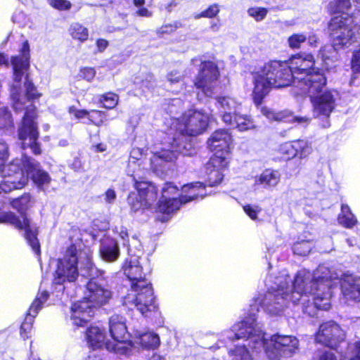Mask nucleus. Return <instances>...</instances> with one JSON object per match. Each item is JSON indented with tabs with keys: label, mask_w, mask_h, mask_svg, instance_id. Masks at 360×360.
<instances>
[{
	"label": "nucleus",
	"mask_w": 360,
	"mask_h": 360,
	"mask_svg": "<svg viewBox=\"0 0 360 360\" xmlns=\"http://www.w3.org/2000/svg\"><path fill=\"white\" fill-rule=\"evenodd\" d=\"M248 13L256 21H261L266 18L268 10L262 7H252L248 10Z\"/></svg>",
	"instance_id": "37998d69"
},
{
	"label": "nucleus",
	"mask_w": 360,
	"mask_h": 360,
	"mask_svg": "<svg viewBox=\"0 0 360 360\" xmlns=\"http://www.w3.org/2000/svg\"><path fill=\"white\" fill-rule=\"evenodd\" d=\"M339 223L345 228L351 229L357 224V219L347 205L342 204L338 217Z\"/></svg>",
	"instance_id": "72a5a7b5"
},
{
	"label": "nucleus",
	"mask_w": 360,
	"mask_h": 360,
	"mask_svg": "<svg viewBox=\"0 0 360 360\" xmlns=\"http://www.w3.org/2000/svg\"><path fill=\"white\" fill-rule=\"evenodd\" d=\"M30 202V195L28 194L13 200L11 205L21 214L20 217H17L13 212H0V223L9 224L18 230L24 231L26 240L34 253L39 255L40 254V245L37 238V229L35 225L32 224L30 219L23 214Z\"/></svg>",
	"instance_id": "9d476101"
},
{
	"label": "nucleus",
	"mask_w": 360,
	"mask_h": 360,
	"mask_svg": "<svg viewBox=\"0 0 360 360\" xmlns=\"http://www.w3.org/2000/svg\"><path fill=\"white\" fill-rule=\"evenodd\" d=\"M357 32V36L360 37V17L353 24V32Z\"/></svg>",
	"instance_id": "0e129e2a"
},
{
	"label": "nucleus",
	"mask_w": 360,
	"mask_h": 360,
	"mask_svg": "<svg viewBox=\"0 0 360 360\" xmlns=\"http://www.w3.org/2000/svg\"><path fill=\"white\" fill-rule=\"evenodd\" d=\"M247 330L251 334L250 341L256 344L254 348L263 347L270 360H280L283 356H290L298 349L299 341L292 335H274L269 340H266L262 330L257 327L255 318L250 316Z\"/></svg>",
	"instance_id": "0eeeda50"
},
{
	"label": "nucleus",
	"mask_w": 360,
	"mask_h": 360,
	"mask_svg": "<svg viewBox=\"0 0 360 360\" xmlns=\"http://www.w3.org/2000/svg\"><path fill=\"white\" fill-rule=\"evenodd\" d=\"M296 155L300 158H305L311 153V148L308 143L304 140L293 141Z\"/></svg>",
	"instance_id": "ea45409f"
},
{
	"label": "nucleus",
	"mask_w": 360,
	"mask_h": 360,
	"mask_svg": "<svg viewBox=\"0 0 360 360\" xmlns=\"http://www.w3.org/2000/svg\"><path fill=\"white\" fill-rule=\"evenodd\" d=\"M96 75V70L92 68H84L80 70V77L87 80L92 81Z\"/></svg>",
	"instance_id": "09e8293b"
},
{
	"label": "nucleus",
	"mask_w": 360,
	"mask_h": 360,
	"mask_svg": "<svg viewBox=\"0 0 360 360\" xmlns=\"http://www.w3.org/2000/svg\"><path fill=\"white\" fill-rule=\"evenodd\" d=\"M70 167L73 169L75 171H80L82 168V165L79 158H74L72 162L70 164Z\"/></svg>",
	"instance_id": "052dcab7"
},
{
	"label": "nucleus",
	"mask_w": 360,
	"mask_h": 360,
	"mask_svg": "<svg viewBox=\"0 0 360 360\" xmlns=\"http://www.w3.org/2000/svg\"><path fill=\"white\" fill-rule=\"evenodd\" d=\"M219 13V6L217 4H212L206 10L197 14L195 18L198 19L200 18H212L215 17Z\"/></svg>",
	"instance_id": "a18cd8bd"
},
{
	"label": "nucleus",
	"mask_w": 360,
	"mask_h": 360,
	"mask_svg": "<svg viewBox=\"0 0 360 360\" xmlns=\"http://www.w3.org/2000/svg\"><path fill=\"white\" fill-rule=\"evenodd\" d=\"M94 309L87 301L84 300L74 303L70 311V319L72 323L77 326H82L89 321L94 315Z\"/></svg>",
	"instance_id": "4be33fe9"
},
{
	"label": "nucleus",
	"mask_w": 360,
	"mask_h": 360,
	"mask_svg": "<svg viewBox=\"0 0 360 360\" xmlns=\"http://www.w3.org/2000/svg\"><path fill=\"white\" fill-rule=\"evenodd\" d=\"M172 102H173V103L170 106V108H169V112L171 113H174V110L173 109L174 106L179 105L181 103V101L179 99H174V100H173Z\"/></svg>",
	"instance_id": "69168bd1"
},
{
	"label": "nucleus",
	"mask_w": 360,
	"mask_h": 360,
	"mask_svg": "<svg viewBox=\"0 0 360 360\" xmlns=\"http://www.w3.org/2000/svg\"><path fill=\"white\" fill-rule=\"evenodd\" d=\"M179 195L177 187L172 183H166L162 189V196L158 206V212L169 214L177 211L182 205Z\"/></svg>",
	"instance_id": "aec40b11"
},
{
	"label": "nucleus",
	"mask_w": 360,
	"mask_h": 360,
	"mask_svg": "<svg viewBox=\"0 0 360 360\" xmlns=\"http://www.w3.org/2000/svg\"><path fill=\"white\" fill-rule=\"evenodd\" d=\"M96 45L100 51H103L108 45V41L105 39H98L96 41Z\"/></svg>",
	"instance_id": "e2e57ef3"
},
{
	"label": "nucleus",
	"mask_w": 360,
	"mask_h": 360,
	"mask_svg": "<svg viewBox=\"0 0 360 360\" xmlns=\"http://www.w3.org/2000/svg\"><path fill=\"white\" fill-rule=\"evenodd\" d=\"M350 360H360V341L354 345V352Z\"/></svg>",
	"instance_id": "13d9d810"
},
{
	"label": "nucleus",
	"mask_w": 360,
	"mask_h": 360,
	"mask_svg": "<svg viewBox=\"0 0 360 360\" xmlns=\"http://www.w3.org/2000/svg\"><path fill=\"white\" fill-rule=\"evenodd\" d=\"M356 20L344 15L333 18L328 25L335 49L350 46L356 39L353 24Z\"/></svg>",
	"instance_id": "f8f14e48"
},
{
	"label": "nucleus",
	"mask_w": 360,
	"mask_h": 360,
	"mask_svg": "<svg viewBox=\"0 0 360 360\" xmlns=\"http://www.w3.org/2000/svg\"><path fill=\"white\" fill-rule=\"evenodd\" d=\"M288 63L292 69V72L294 73L295 84L300 91L302 90L301 82L305 80L309 75L321 74L319 71L312 70L314 66V60L311 54H296L292 56Z\"/></svg>",
	"instance_id": "2eb2a0df"
},
{
	"label": "nucleus",
	"mask_w": 360,
	"mask_h": 360,
	"mask_svg": "<svg viewBox=\"0 0 360 360\" xmlns=\"http://www.w3.org/2000/svg\"><path fill=\"white\" fill-rule=\"evenodd\" d=\"M341 289L345 299L360 301V277H345Z\"/></svg>",
	"instance_id": "b1692460"
},
{
	"label": "nucleus",
	"mask_w": 360,
	"mask_h": 360,
	"mask_svg": "<svg viewBox=\"0 0 360 360\" xmlns=\"http://www.w3.org/2000/svg\"><path fill=\"white\" fill-rule=\"evenodd\" d=\"M300 84L301 94H307L310 97L314 116L328 117L335 108V96L327 89L325 76L323 74L309 75Z\"/></svg>",
	"instance_id": "6e6552de"
},
{
	"label": "nucleus",
	"mask_w": 360,
	"mask_h": 360,
	"mask_svg": "<svg viewBox=\"0 0 360 360\" xmlns=\"http://www.w3.org/2000/svg\"><path fill=\"white\" fill-rule=\"evenodd\" d=\"M116 198L115 191L112 189H108L105 193V200L108 203H112Z\"/></svg>",
	"instance_id": "4d7b16f0"
},
{
	"label": "nucleus",
	"mask_w": 360,
	"mask_h": 360,
	"mask_svg": "<svg viewBox=\"0 0 360 360\" xmlns=\"http://www.w3.org/2000/svg\"><path fill=\"white\" fill-rule=\"evenodd\" d=\"M351 7L350 0H333L329 3L328 10L333 13H341L340 15H344L347 18H352L357 20L360 18V11L353 13L351 15L347 13Z\"/></svg>",
	"instance_id": "7c9ffc66"
},
{
	"label": "nucleus",
	"mask_w": 360,
	"mask_h": 360,
	"mask_svg": "<svg viewBox=\"0 0 360 360\" xmlns=\"http://www.w3.org/2000/svg\"><path fill=\"white\" fill-rule=\"evenodd\" d=\"M98 101L102 107L112 109L118 104L119 96L115 93L108 92L98 96Z\"/></svg>",
	"instance_id": "c9c22d12"
},
{
	"label": "nucleus",
	"mask_w": 360,
	"mask_h": 360,
	"mask_svg": "<svg viewBox=\"0 0 360 360\" xmlns=\"http://www.w3.org/2000/svg\"><path fill=\"white\" fill-rule=\"evenodd\" d=\"M13 125L11 112L6 108H0V130L6 129Z\"/></svg>",
	"instance_id": "a19ab883"
},
{
	"label": "nucleus",
	"mask_w": 360,
	"mask_h": 360,
	"mask_svg": "<svg viewBox=\"0 0 360 360\" xmlns=\"http://www.w3.org/2000/svg\"><path fill=\"white\" fill-rule=\"evenodd\" d=\"M135 342L144 349H155L160 345V338L157 334L148 332L136 337Z\"/></svg>",
	"instance_id": "2f4dec72"
},
{
	"label": "nucleus",
	"mask_w": 360,
	"mask_h": 360,
	"mask_svg": "<svg viewBox=\"0 0 360 360\" xmlns=\"http://www.w3.org/2000/svg\"><path fill=\"white\" fill-rule=\"evenodd\" d=\"M231 142V134L223 129L215 131L207 141L209 148L214 152L208 163L210 186L219 184L224 178L222 171L228 167L229 162Z\"/></svg>",
	"instance_id": "1a4fd4ad"
},
{
	"label": "nucleus",
	"mask_w": 360,
	"mask_h": 360,
	"mask_svg": "<svg viewBox=\"0 0 360 360\" xmlns=\"http://www.w3.org/2000/svg\"><path fill=\"white\" fill-rule=\"evenodd\" d=\"M136 14L141 17H150L151 13L144 7L139 8L136 11Z\"/></svg>",
	"instance_id": "680f3d73"
},
{
	"label": "nucleus",
	"mask_w": 360,
	"mask_h": 360,
	"mask_svg": "<svg viewBox=\"0 0 360 360\" xmlns=\"http://www.w3.org/2000/svg\"><path fill=\"white\" fill-rule=\"evenodd\" d=\"M49 4L60 11L68 10L71 7L70 1L66 0H48Z\"/></svg>",
	"instance_id": "49530a36"
},
{
	"label": "nucleus",
	"mask_w": 360,
	"mask_h": 360,
	"mask_svg": "<svg viewBox=\"0 0 360 360\" xmlns=\"http://www.w3.org/2000/svg\"><path fill=\"white\" fill-rule=\"evenodd\" d=\"M105 113L99 110H93L89 118L94 124L101 125L103 122Z\"/></svg>",
	"instance_id": "de8ad7c7"
},
{
	"label": "nucleus",
	"mask_w": 360,
	"mask_h": 360,
	"mask_svg": "<svg viewBox=\"0 0 360 360\" xmlns=\"http://www.w3.org/2000/svg\"><path fill=\"white\" fill-rule=\"evenodd\" d=\"M216 100L223 121L226 124H231L232 115L237 112L240 105L233 98L229 96H219Z\"/></svg>",
	"instance_id": "5701e85b"
},
{
	"label": "nucleus",
	"mask_w": 360,
	"mask_h": 360,
	"mask_svg": "<svg viewBox=\"0 0 360 360\" xmlns=\"http://www.w3.org/2000/svg\"><path fill=\"white\" fill-rule=\"evenodd\" d=\"M179 26L178 25V23H175L174 25L172 24H167L162 26L158 30V33L160 34H169L173 32H174Z\"/></svg>",
	"instance_id": "5fc2aeb1"
},
{
	"label": "nucleus",
	"mask_w": 360,
	"mask_h": 360,
	"mask_svg": "<svg viewBox=\"0 0 360 360\" xmlns=\"http://www.w3.org/2000/svg\"><path fill=\"white\" fill-rule=\"evenodd\" d=\"M307 37L304 33H294L288 39V44L290 49H297L301 47L302 44L306 41Z\"/></svg>",
	"instance_id": "79ce46f5"
},
{
	"label": "nucleus",
	"mask_w": 360,
	"mask_h": 360,
	"mask_svg": "<svg viewBox=\"0 0 360 360\" xmlns=\"http://www.w3.org/2000/svg\"><path fill=\"white\" fill-rule=\"evenodd\" d=\"M280 181L281 174L278 171L267 169L255 177L254 185L265 189H271L275 188Z\"/></svg>",
	"instance_id": "a878e982"
},
{
	"label": "nucleus",
	"mask_w": 360,
	"mask_h": 360,
	"mask_svg": "<svg viewBox=\"0 0 360 360\" xmlns=\"http://www.w3.org/2000/svg\"><path fill=\"white\" fill-rule=\"evenodd\" d=\"M72 38L80 41H84L88 39V30L79 23H73L70 29Z\"/></svg>",
	"instance_id": "4c0bfd02"
},
{
	"label": "nucleus",
	"mask_w": 360,
	"mask_h": 360,
	"mask_svg": "<svg viewBox=\"0 0 360 360\" xmlns=\"http://www.w3.org/2000/svg\"><path fill=\"white\" fill-rule=\"evenodd\" d=\"M252 75V98L256 105L261 104L272 87H284L289 86L292 81L295 82L294 73L288 61H270Z\"/></svg>",
	"instance_id": "423d86ee"
},
{
	"label": "nucleus",
	"mask_w": 360,
	"mask_h": 360,
	"mask_svg": "<svg viewBox=\"0 0 360 360\" xmlns=\"http://www.w3.org/2000/svg\"><path fill=\"white\" fill-rule=\"evenodd\" d=\"M280 151L286 159H290L297 156L293 141L282 144L280 148Z\"/></svg>",
	"instance_id": "c03bdc74"
},
{
	"label": "nucleus",
	"mask_w": 360,
	"mask_h": 360,
	"mask_svg": "<svg viewBox=\"0 0 360 360\" xmlns=\"http://www.w3.org/2000/svg\"><path fill=\"white\" fill-rule=\"evenodd\" d=\"M210 115L202 110H189L180 117H172L169 136L165 144L170 145V148H163L156 151L151 159L154 169H158L163 162H171L176 158L178 153H183L184 149L180 146V138L184 136H193L202 134L207 129Z\"/></svg>",
	"instance_id": "7ed1b4c3"
},
{
	"label": "nucleus",
	"mask_w": 360,
	"mask_h": 360,
	"mask_svg": "<svg viewBox=\"0 0 360 360\" xmlns=\"http://www.w3.org/2000/svg\"><path fill=\"white\" fill-rule=\"evenodd\" d=\"M103 274L101 271V274L98 276H89L90 280L86 284L84 300L87 301L94 308L107 304L112 297L111 291L97 280Z\"/></svg>",
	"instance_id": "f3484780"
},
{
	"label": "nucleus",
	"mask_w": 360,
	"mask_h": 360,
	"mask_svg": "<svg viewBox=\"0 0 360 360\" xmlns=\"http://www.w3.org/2000/svg\"><path fill=\"white\" fill-rule=\"evenodd\" d=\"M352 68L354 72H360V47L353 55Z\"/></svg>",
	"instance_id": "603ef678"
},
{
	"label": "nucleus",
	"mask_w": 360,
	"mask_h": 360,
	"mask_svg": "<svg viewBox=\"0 0 360 360\" xmlns=\"http://www.w3.org/2000/svg\"><path fill=\"white\" fill-rule=\"evenodd\" d=\"M219 75L218 68L213 62H204L201 65L195 85L198 89H200L207 96H212L217 88Z\"/></svg>",
	"instance_id": "dca6fc26"
},
{
	"label": "nucleus",
	"mask_w": 360,
	"mask_h": 360,
	"mask_svg": "<svg viewBox=\"0 0 360 360\" xmlns=\"http://www.w3.org/2000/svg\"><path fill=\"white\" fill-rule=\"evenodd\" d=\"M86 340L88 344L93 349L106 347L107 342H110L108 339L105 331L98 326H91L86 330Z\"/></svg>",
	"instance_id": "bb28decb"
},
{
	"label": "nucleus",
	"mask_w": 360,
	"mask_h": 360,
	"mask_svg": "<svg viewBox=\"0 0 360 360\" xmlns=\"http://www.w3.org/2000/svg\"><path fill=\"white\" fill-rule=\"evenodd\" d=\"M94 148L96 152H104L106 150V146L103 143H98Z\"/></svg>",
	"instance_id": "338daca9"
},
{
	"label": "nucleus",
	"mask_w": 360,
	"mask_h": 360,
	"mask_svg": "<svg viewBox=\"0 0 360 360\" xmlns=\"http://www.w3.org/2000/svg\"><path fill=\"white\" fill-rule=\"evenodd\" d=\"M4 174L5 179L0 183V190L4 193L23 188L29 178L39 186L49 184L51 181L50 176L40 169L39 164L25 155L9 162Z\"/></svg>",
	"instance_id": "39448f33"
},
{
	"label": "nucleus",
	"mask_w": 360,
	"mask_h": 360,
	"mask_svg": "<svg viewBox=\"0 0 360 360\" xmlns=\"http://www.w3.org/2000/svg\"><path fill=\"white\" fill-rule=\"evenodd\" d=\"M250 321V316L247 318L245 321L234 324L229 330L225 332L224 335L231 340L247 338L246 341L248 342V345L236 346L233 349L229 351V353L232 360H253V358L247 349V346L254 349H259L254 348L256 344L250 341L252 335L248 333L249 330H247Z\"/></svg>",
	"instance_id": "ddd939ff"
},
{
	"label": "nucleus",
	"mask_w": 360,
	"mask_h": 360,
	"mask_svg": "<svg viewBox=\"0 0 360 360\" xmlns=\"http://www.w3.org/2000/svg\"><path fill=\"white\" fill-rule=\"evenodd\" d=\"M261 112L270 120H283L285 122L295 121L303 125H307L309 122V119L306 117H295L288 112H275L266 107L262 108Z\"/></svg>",
	"instance_id": "c85d7f7f"
},
{
	"label": "nucleus",
	"mask_w": 360,
	"mask_h": 360,
	"mask_svg": "<svg viewBox=\"0 0 360 360\" xmlns=\"http://www.w3.org/2000/svg\"><path fill=\"white\" fill-rule=\"evenodd\" d=\"M244 212L251 218L255 220L257 219V214L260 212L261 209L257 206H252L247 205L243 207Z\"/></svg>",
	"instance_id": "8fccbe9b"
},
{
	"label": "nucleus",
	"mask_w": 360,
	"mask_h": 360,
	"mask_svg": "<svg viewBox=\"0 0 360 360\" xmlns=\"http://www.w3.org/2000/svg\"><path fill=\"white\" fill-rule=\"evenodd\" d=\"M143 157L142 150L139 148H133L130 153V156L129 159L128 168L129 172H131V175L134 176V178H136V176H139L138 172L140 169L141 161Z\"/></svg>",
	"instance_id": "473e14b6"
},
{
	"label": "nucleus",
	"mask_w": 360,
	"mask_h": 360,
	"mask_svg": "<svg viewBox=\"0 0 360 360\" xmlns=\"http://www.w3.org/2000/svg\"><path fill=\"white\" fill-rule=\"evenodd\" d=\"M9 157V149L8 144L0 139V175L2 178V181L4 180L5 176L4 174V171L5 168L8 166V165H5V162L8 160Z\"/></svg>",
	"instance_id": "58836bf2"
},
{
	"label": "nucleus",
	"mask_w": 360,
	"mask_h": 360,
	"mask_svg": "<svg viewBox=\"0 0 360 360\" xmlns=\"http://www.w3.org/2000/svg\"><path fill=\"white\" fill-rule=\"evenodd\" d=\"M345 338V331L334 321L322 323L315 336L316 342L330 348H335Z\"/></svg>",
	"instance_id": "a211bd4d"
},
{
	"label": "nucleus",
	"mask_w": 360,
	"mask_h": 360,
	"mask_svg": "<svg viewBox=\"0 0 360 360\" xmlns=\"http://www.w3.org/2000/svg\"><path fill=\"white\" fill-rule=\"evenodd\" d=\"M150 360H166V359L163 356H162L159 354H155L150 358Z\"/></svg>",
	"instance_id": "774afa93"
},
{
	"label": "nucleus",
	"mask_w": 360,
	"mask_h": 360,
	"mask_svg": "<svg viewBox=\"0 0 360 360\" xmlns=\"http://www.w3.org/2000/svg\"><path fill=\"white\" fill-rule=\"evenodd\" d=\"M70 112L73 114L77 118H82L89 115V112L84 110H77L75 108H70Z\"/></svg>",
	"instance_id": "bf43d9fd"
},
{
	"label": "nucleus",
	"mask_w": 360,
	"mask_h": 360,
	"mask_svg": "<svg viewBox=\"0 0 360 360\" xmlns=\"http://www.w3.org/2000/svg\"><path fill=\"white\" fill-rule=\"evenodd\" d=\"M109 331L112 341L107 342L106 349L118 354H126L131 346L127 342L128 333L125 319L119 315H113L109 320Z\"/></svg>",
	"instance_id": "4468645a"
},
{
	"label": "nucleus",
	"mask_w": 360,
	"mask_h": 360,
	"mask_svg": "<svg viewBox=\"0 0 360 360\" xmlns=\"http://www.w3.org/2000/svg\"><path fill=\"white\" fill-rule=\"evenodd\" d=\"M124 271L131 281V284L139 283L140 281H148L142 276V267L139 264L137 257H131L130 259L125 262Z\"/></svg>",
	"instance_id": "cd10ccee"
},
{
	"label": "nucleus",
	"mask_w": 360,
	"mask_h": 360,
	"mask_svg": "<svg viewBox=\"0 0 360 360\" xmlns=\"http://www.w3.org/2000/svg\"><path fill=\"white\" fill-rule=\"evenodd\" d=\"M135 187L138 191L139 200L135 202L136 195L134 193L129 195L128 202L131 208L134 210L148 208L157 198L155 186L147 181H139L135 179Z\"/></svg>",
	"instance_id": "6ab92c4d"
},
{
	"label": "nucleus",
	"mask_w": 360,
	"mask_h": 360,
	"mask_svg": "<svg viewBox=\"0 0 360 360\" xmlns=\"http://www.w3.org/2000/svg\"><path fill=\"white\" fill-rule=\"evenodd\" d=\"M183 75L177 70H172L167 75V79L171 83H176L181 80Z\"/></svg>",
	"instance_id": "6e6d98bb"
},
{
	"label": "nucleus",
	"mask_w": 360,
	"mask_h": 360,
	"mask_svg": "<svg viewBox=\"0 0 360 360\" xmlns=\"http://www.w3.org/2000/svg\"><path fill=\"white\" fill-rule=\"evenodd\" d=\"M48 297L49 293L46 290L39 292L31 304L25 317V320L22 323L20 328V334L24 339L28 338V333L32 329L34 318L37 314L42 305L46 302Z\"/></svg>",
	"instance_id": "412c9836"
},
{
	"label": "nucleus",
	"mask_w": 360,
	"mask_h": 360,
	"mask_svg": "<svg viewBox=\"0 0 360 360\" xmlns=\"http://www.w3.org/2000/svg\"><path fill=\"white\" fill-rule=\"evenodd\" d=\"M313 247V242L311 240H301L293 245V252L297 255H307Z\"/></svg>",
	"instance_id": "e433bc0d"
},
{
	"label": "nucleus",
	"mask_w": 360,
	"mask_h": 360,
	"mask_svg": "<svg viewBox=\"0 0 360 360\" xmlns=\"http://www.w3.org/2000/svg\"><path fill=\"white\" fill-rule=\"evenodd\" d=\"M11 63L13 70V84L11 89L13 107L15 111L25 110L22 123L18 128V139L23 149L30 148L32 153H41L37 140V112L32 101L40 96L33 84L29 81L27 72L30 67V46L23 42L20 53L13 57Z\"/></svg>",
	"instance_id": "f03ea898"
},
{
	"label": "nucleus",
	"mask_w": 360,
	"mask_h": 360,
	"mask_svg": "<svg viewBox=\"0 0 360 360\" xmlns=\"http://www.w3.org/2000/svg\"><path fill=\"white\" fill-rule=\"evenodd\" d=\"M13 21L20 25H25L27 21L26 15L22 11H16L13 15Z\"/></svg>",
	"instance_id": "864d4df0"
},
{
	"label": "nucleus",
	"mask_w": 360,
	"mask_h": 360,
	"mask_svg": "<svg viewBox=\"0 0 360 360\" xmlns=\"http://www.w3.org/2000/svg\"><path fill=\"white\" fill-rule=\"evenodd\" d=\"M79 264L82 275L84 276H98L101 270L96 268L91 261V255L89 250L77 249L75 245L68 247L63 257L58 260L53 283L58 286V291H63L64 283L75 282L79 276Z\"/></svg>",
	"instance_id": "20e7f679"
},
{
	"label": "nucleus",
	"mask_w": 360,
	"mask_h": 360,
	"mask_svg": "<svg viewBox=\"0 0 360 360\" xmlns=\"http://www.w3.org/2000/svg\"><path fill=\"white\" fill-rule=\"evenodd\" d=\"M335 274L324 266H319L312 275L306 269L297 272L293 283L287 275L276 278L274 284H269L268 291L262 298H257L256 302L259 304L266 313L280 316L287 307L288 302L297 304L299 301L313 295L314 304L318 309L328 310L330 307V297L332 281L336 279Z\"/></svg>",
	"instance_id": "f257e3e1"
},
{
	"label": "nucleus",
	"mask_w": 360,
	"mask_h": 360,
	"mask_svg": "<svg viewBox=\"0 0 360 360\" xmlns=\"http://www.w3.org/2000/svg\"><path fill=\"white\" fill-rule=\"evenodd\" d=\"M339 49H335L334 46H325L322 47L320 50V54L323 60L329 59L333 57V53H335V51L338 50Z\"/></svg>",
	"instance_id": "3c124183"
},
{
	"label": "nucleus",
	"mask_w": 360,
	"mask_h": 360,
	"mask_svg": "<svg viewBox=\"0 0 360 360\" xmlns=\"http://www.w3.org/2000/svg\"><path fill=\"white\" fill-rule=\"evenodd\" d=\"M123 304L129 308L136 307L143 315L154 311L157 306L150 282L140 281L131 284L130 290L124 297Z\"/></svg>",
	"instance_id": "9b49d317"
},
{
	"label": "nucleus",
	"mask_w": 360,
	"mask_h": 360,
	"mask_svg": "<svg viewBox=\"0 0 360 360\" xmlns=\"http://www.w3.org/2000/svg\"><path fill=\"white\" fill-rule=\"evenodd\" d=\"M233 115L234 120L232 119V123L229 124L232 127L238 128L241 131L254 128L255 125L250 117L238 115L237 112Z\"/></svg>",
	"instance_id": "f704fd0d"
},
{
	"label": "nucleus",
	"mask_w": 360,
	"mask_h": 360,
	"mask_svg": "<svg viewBox=\"0 0 360 360\" xmlns=\"http://www.w3.org/2000/svg\"><path fill=\"white\" fill-rule=\"evenodd\" d=\"M205 187L200 182L191 183L183 186L181 195H179L182 204L198 198L202 199L205 195Z\"/></svg>",
	"instance_id": "393cba45"
},
{
	"label": "nucleus",
	"mask_w": 360,
	"mask_h": 360,
	"mask_svg": "<svg viewBox=\"0 0 360 360\" xmlns=\"http://www.w3.org/2000/svg\"><path fill=\"white\" fill-rule=\"evenodd\" d=\"M100 254L102 259L106 262L115 261L120 255L117 243L113 239L103 240L100 248Z\"/></svg>",
	"instance_id": "c756f323"
}]
</instances>
